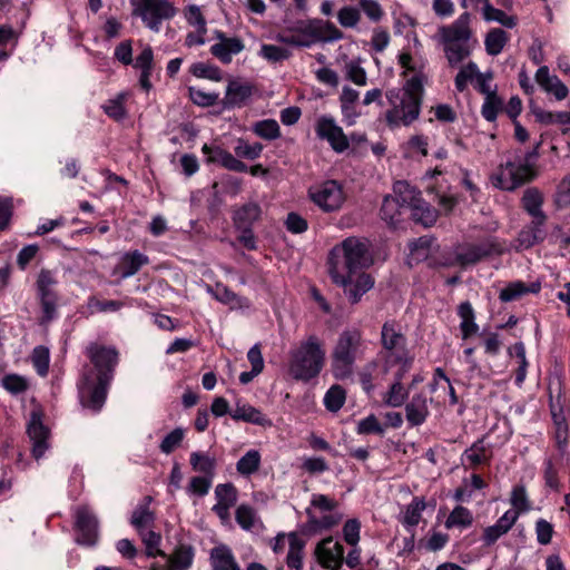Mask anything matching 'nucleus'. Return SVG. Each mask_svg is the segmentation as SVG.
<instances>
[{
	"label": "nucleus",
	"instance_id": "obj_1",
	"mask_svg": "<svg viewBox=\"0 0 570 570\" xmlns=\"http://www.w3.org/2000/svg\"><path fill=\"white\" fill-rule=\"evenodd\" d=\"M87 355L94 368H88L82 374L78 384L79 399L82 406L97 412L106 401L107 386L118 363V352L114 347L90 344Z\"/></svg>",
	"mask_w": 570,
	"mask_h": 570
},
{
	"label": "nucleus",
	"instance_id": "obj_2",
	"mask_svg": "<svg viewBox=\"0 0 570 570\" xmlns=\"http://www.w3.org/2000/svg\"><path fill=\"white\" fill-rule=\"evenodd\" d=\"M324 364L325 348L315 335L308 336L289 351L288 372L296 381L308 382L317 377Z\"/></svg>",
	"mask_w": 570,
	"mask_h": 570
},
{
	"label": "nucleus",
	"instance_id": "obj_3",
	"mask_svg": "<svg viewBox=\"0 0 570 570\" xmlns=\"http://www.w3.org/2000/svg\"><path fill=\"white\" fill-rule=\"evenodd\" d=\"M423 89L417 80L405 81L402 90H390L386 121L390 127L409 126L419 118Z\"/></svg>",
	"mask_w": 570,
	"mask_h": 570
},
{
	"label": "nucleus",
	"instance_id": "obj_4",
	"mask_svg": "<svg viewBox=\"0 0 570 570\" xmlns=\"http://www.w3.org/2000/svg\"><path fill=\"white\" fill-rule=\"evenodd\" d=\"M365 344L357 328L344 330L331 353V371L335 379L344 380L353 374L355 362L364 355Z\"/></svg>",
	"mask_w": 570,
	"mask_h": 570
},
{
	"label": "nucleus",
	"instance_id": "obj_5",
	"mask_svg": "<svg viewBox=\"0 0 570 570\" xmlns=\"http://www.w3.org/2000/svg\"><path fill=\"white\" fill-rule=\"evenodd\" d=\"M382 350L379 357L382 361L383 373L386 374L394 366L411 368L414 355L407 348V340L395 322H386L381 330Z\"/></svg>",
	"mask_w": 570,
	"mask_h": 570
},
{
	"label": "nucleus",
	"instance_id": "obj_6",
	"mask_svg": "<svg viewBox=\"0 0 570 570\" xmlns=\"http://www.w3.org/2000/svg\"><path fill=\"white\" fill-rule=\"evenodd\" d=\"M372 264L373 259L368 252L367 243L350 237L332 249L328 259V273L335 269L340 273L364 272Z\"/></svg>",
	"mask_w": 570,
	"mask_h": 570
},
{
	"label": "nucleus",
	"instance_id": "obj_7",
	"mask_svg": "<svg viewBox=\"0 0 570 570\" xmlns=\"http://www.w3.org/2000/svg\"><path fill=\"white\" fill-rule=\"evenodd\" d=\"M535 175L534 165L530 161L529 157L515 155L504 164H501L491 175L490 179L495 188L511 191L531 181Z\"/></svg>",
	"mask_w": 570,
	"mask_h": 570
},
{
	"label": "nucleus",
	"instance_id": "obj_8",
	"mask_svg": "<svg viewBox=\"0 0 570 570\" xmlns=\"http://www.w3.org/2000/svg\"><path fill=\"white\" fill-rule=\"evenodd\" d=\"M132 14L139 17L144 24L158 32L161 22L176 14V8L169 0H130Z\"/></svg>",
	"mask_w": 570,
	"mask_h": 570
},
{
	"label": "nucleus",
	"instance_id": "obj_9",
	"mask_svg": "<svg viewBox=\"0 0 570 570\" xmlns=\"http://www.w3.org/2000/svg\"><path fill=\"white\" fill-rule=\"evenodd\" d=\"M338 507V502L325 494L312 495L311 505L306 509L308 525L311 529L327 530L340 523L342 514L332 513Z\"/></svg>",
	"mask_w": 570,
	"mask_h": 570
},
{
	"label": "nucleus",
	"instance_id": "obj_10",
	"mask_svg": "<svg viewBox=\"0 0 570 570\" xmlns=\"http://www.w3.org/2000/svg\"><path fill=\"white\" fill-rule=\"evenodd\" d=\"M58 279L55 272L46 268L40 269L36 281V291L42 312L41 323H49L57 317L59 299L56 291Z\"/></svg>",
	"mask_w": 570,
	"mask_h": 570
},
{
	"label": "nucleus",
	"instance_id": "obj_11",
	"mask_svg": "<svg viewBox=\"0 0 570 570\" xmlns=\"http://www.w3.org/2000/svg\"><path fill=\"white\" fill-rule=\"evenodd\" d=\"M332 282L342 287L351 304H357L363 295L374 287V278L365 272L340 273L335 269L328 273Z\"/></svg>",
	"mask_w": 570,
	"mask_h": 570
},
{
	"label": "nucleus",
	"instance_id": "obj_12",
	"mask_svg": "<svg viewBox=\"0 0 570 570\" xmlns=\"http://www.w3.org/2000/svg\"><path fill=\"white\" fill-rule=\"evenodd\" d=\"M313 203L326 213L342 208L346 200L344 187L337 180H326L309 188Z\"/></svg>",
	"mask_w": 570,
	"mask_h": 570
},
{
	"label": "nucleus",
	"instance_id": "obj_13",
	"mask_svg": "<svg viewBox=\"0 0 570 570\" xmlns=\"http://www.w3.org/2000/svg\"><path fill=\"white\" fill-rule=\"evenodd\" d=\"M315 135L326 141L336 154H343L350 148V139L336 119L331 115H321L314 122Z\"/></svg>",
	"mask_w": 570,
	"mask_h": 570
},
{
	"label": "nucleus",
	"instance_id": "obj_14",
	"mask_svg": "<svg viewBox=\"0 0 570 570\" xmlns=\"http://www.w3.org/2000/svg\"><path fill=\"white\" fill-rule=\"evenodd\" d=\"M505 250V244L499 242L497 238H488L480 244L459 247L456 250V261L463 266L475 264L488 256L500 255Z\"/></svg>",
	"mask_w": 570,
	"mask_h": 570
},
{
	"label": "nucleus",
	"instance_id": "obj_15",
	"mask_svg": "<svg viewBox=\"0 0 570 570\" xmlns=\"http://www.w3.org/2000/svg\"><path fill=\"white\" fill-rule=\"evenodd\" d=\"M315 556L323 568L337 570L344 561V548L332 537H327L317 543Z\"/></svg>",
	"mask_w": 570,
	"mask_h": 570
},
{
	"label": "nucleus",
	"instance_id": "obj_16",
	"mask_svg": "<svg viewBox=\"0 0 570 570\" xmlns=\"http://www.w3.org/2000/svg\"><path fill=\"white\" fill-rule=\"evenodd\" d=\"M28 436L32 443V454L39 460L43 456L45 452L49 449L50 432L41 420V414L38 411H32L30 421L27 426Z\"/></svg>",
	"mask_w": 570,
	"mask_h": 570
},
{
	"label": "nucleus",
	"instance_id": "obj_17",
	"mask_svg": "<svg viewBox=\"0 0 570 570\" xmlns=\"http://www.w3.org/2000/svg\"><path fill=\"white\" fill-rule=\"evenodd\" d=\"M77 542L85 546H94L98 539V520L87 507H80L76 511Z\"/></svg>",
	"mask_w": 570,
	"mask_h": 570
},
{
	"label": "nucleus",
	"instance_id": "obj_18",
	"mask_svg": "<svg viewBox=\"0 0 570 570\" xmlns=\"http://www.w3.org/2000/svg\"><path fill=\"white\" fill-rule=\"evenodd\" d=\"M276 40L294 46L308 48L315 43L312 20L299 21L295 26L288 28L286 31L278 33Z\"/></svg>",
	"mask_w": 570,
	"mask_h": 570
},
{
	"label": "nucleus",
	"instance_id": "obj_19",
	"mask_svg": "<svg viewBox=\"0 0 570 570\" xmlns=\"http://www.w3.org/2000/svg\"><path fill=\"white\" fill-rule=\"evenodd\" d=\"M217 42L210 47V53L223 63H229L233 57L245 49L244 41L238 37H227L222 31H215Z\"/></svg>",
	"mask_w": 570,
	"mask_h": 570
},
{
	"label": "nucleus",
	"instance_id": "obj_20",
	"mask_svg": "<svg viewBox=\"0 0 570 570\" xmlns=\"http://www.w3.org/2000/svg\"><path fill=\"white\" fill-rule=\"evenodd\" d=\"M410 368H397L394 373L393 382L382 394V402L386 406L401 407L409 397V389L403 384V377Z\"/></svg>",
	"mask_w": 570,
	"mask_h": 570
},
{
	"label": "nucleus",
	"instance_id": "obj_21",
	"mask_svg": "<svg viewBox=\"0 0 570 570\" xmlns=\"http://www.w3.org/2000/svg\"><path fill=\"white\" fill-rule=\"evenodd\" d=\"M399 63L403 69L402 76L406 78V81L417 80L420 88L423 89V83L426 80L424 72L426 61L419 56H412L410 52L402 51L399 55Z\"/></svg>",
	"mask_w": 570,
	"mask_h": 570
},
{
	"label": "nucleus",
	"instance_id": "obj_22",
	"mask_svg": "<svg viewBox=\"0 0 570 570\" xmlns=\"http://www.w3.org/2000/svg\"><path fill=\"white\" fill-rule=\"evenodd\" d=\"M534 79L543 91L559 101L564 100L569 95L568 87L556 75H551L547 66H541L537 70Z\"/></svg>",
	"mask_w": 570,
	"mask_h": 570
},
{
	"label": "nucleus",
	"instance_id": "obj_23",
	"mask_svg": "<svg viewBox=\"0 0 570 570\" xmlns=\"http://www.w3.org/2000/svg\"><path fill=\"white\" fill-rule=\"evenodd\" d=\"M544 196L535 187H529L523 191L521 198L522 208L532 217V220H538L539 224H546L547 215L542 210Z\"/></svg>",
	"mask_w": 570,
	"mask_h": 570
},
{
	"label": "nucleus",
	"instance_id": "obj_24",
	"mask_svg": "<svg viewBox=\"0 0 570 570\" xmlns=\"http://www.w3.org/2000/svg\"><path fill=\"white\" fill-rule=\"evenodd\" d=\"M517 522V513L515 512H504L499 520L490 527H487L483 530L482 540L484 546L490 547L494 544L501 537L507 534L510 529Z\"/></svg>",
	"mask_w": 570,
	"mask_h": 570
},
{
	"label": "nucleus",
	"instance_id": "obj_25",
	"mask_svg": "<svg viewBox=\"0 0 570 570\" xmlns=\"http://www.w3.org/2000/svg\"><path fill=\"white\" fill-rule=\"evenodd\" d=\"M470 16L462 13L451 26L441 27L439 33L443 42H463L470 38Z\"/></svg>",
	"mask_w": 570,
	"mask_h": 570
},
{
	"label": "nucleus",
	"instance_id": "obj_26",
	"mask_svg": "<svg viewBox=\"0 0 570 570\" xmlns=\"http://www.w3.org/2000/svg\"><path fill=\"white\" fill-rule=\"evenodd\" d=\"M428 402L429 400L423 393H416L412 396L405 405V416L409 424L419 426L426 421L430 414Z\"/></svg>",
	"mask_w": 570,
	"mask_h": 570
},
{
	"label": "nucleus",
	"instance_id": "obj_27",
	"mask_svg": "<svg viewBox=\"0 0 570 570\" xmlns=\"http://www.w3.org/2000/svg\"><path fill=\"white\" fill-rule=\"evenodd\" d=\"M230 416L235 421H243L259 426L272 425V421L266 415H264L261 410L242 401L236 402L235 407L230 412Z\"/></svg>",
	"mask_w": 570,
	"mask_h": 570
},
{
	"label": "nucleus",
	"instance_id": "obj_28",
	"mask_svg": "<svg viewBox=\"0 0 570 570\" xmlns=\"http://www.w3.org/2000/svg\"><path fill=\"white\" fill-rule=\"evenodd\" d=\"M253 87L247 82L230 80L226 88L223 104L226 108L243 106L252 96Z\"/></svg>",
	"mask_w": 570,
	"mask_h": 570
},
{
	"label": "nucleus",
	"instance_id": "obj_29",
	"mask_svg": "<svg viewBox=\"0 0 570 570\" xmlns=\"http://www.w3.org/2000/svg\"><path fill=\"white\" fill-rule=\"evenodd\" d=\"M544 224H539L538 220H532L530 225L525 226L518 235L515 240L517 249H527L534 244L542 242L546 237L543 230Z\"/></svg>",
	"mask_w": 570,
	"mask_h": 570
},
{
	"label": "nucleus",
	"instance_id": "obj_30",
	"mask_svg": "<svg viewBox=\"0 0 570 570\" xmlns=\"http://www.w3.org/2000/svg\"><path fill=\"white\" fill-rule=\"evenodd\" d=\"M210 562L214 570H242L232 550L225 544L212 549Z\"/></svg>",
	"mask_w": 570,
	"mask_h": 570
},
{
	"label": "nucleus",
	"instance_id": "obj_31",
	"mask_svg": "<svg viewBox=\"0 0 570 570\" xmlns=\"http://www.w3.org/2000/svg\"><path fill=\"white\" fill-rule=\"evenodd\" d=\"M194 549L187 544H179L170 556H166V570H187L194 561Z\"/></svg>",
	"mask_w": 570,
	"mask_h": 570
},
{
	"label": "nucleus",
	"instance_id": "obj_32",
	"mask_svg": "<svg viewBox=\"0 0 570 570\" xmlns=\"http://www.w3.org/2000/svg\"><path fill=\"white\" fill-rule=\"evenodd\" d=\"M148 257L139 250L125 253L121 257L119 269L121 278L134 276L144 265L148 264Z\"/></svg>",
	"mask_w": 570,
	"mask_h": 570
},
{
	"label": "nucleus",
	"instance_id": "obj_33",
	"mask_svg": "<svg viewBox=\"0 0 570 570\" xmlns=\"http://www.w3.org/2000/svg\"><path fill=\"white\" fill-rule=\"evenodd\" d=\"M315 43L334 42L343 38V32L332 22L312 20Z\"/></svg>",
	"mask_w": 570,
	"mask_h": 570
},
{
	"label": "nucleus",
	"instance_id": "obj_34",
	"mask_svg": "<svg viewBox=\"0 0 570 570\" xmlns=\"http://www.w3.org/2000/svg\"><path fill=\"white\" fill-rule=\"evenodd\" d=\"M541 286L539 283H532L529 286L523 282H512L500 291L499 297L502 302H512L528 293H538Z\"/></svg>",
	"mask_w": 570,
	"mask_h": 570
},
{
	"label": "nucleus",
	"instance_id": "obj_35",
	"mask_svg": "<svg viewBox=\"0 0 570 570\" xmlns=\"http://www.w3.org/2000/svg\"><path fill=\"white\" fill-rule=\"evenodd\" d=\"M262 209L257 203H247L234 212V222L237 227H250L261 217Z\"/></svg>",
	"mask_w": 570,
	"mask_h": 570
},
{
	"label": "nucleus",
	"instance_id": "obj_36",
	"mask_svg": "<svg viewBox=\"0 0 570 570\" xmlns=\"http://www.w3.org/2000/svg\"><path fill=\"white\" fill-rule=\"evenodd\" d=\"M393 198H399V204L410 210L420 199V193L406 181H396L393 186Z\"/></svg>",
	"mask_w": 570,
	"mask_h": 570
},
{
	"label": "nucleus",
	"instance_id": "obj_37",
	"mask_svg": "<svg viewBox=\"0 0 570 570\" xmlns=\"http://www.w3.org/2000/svg\"><path fill=\"white\" fill-rule=\"evenodd\" d=\"M458 313L461 318L460 330L462 337L465 340L479 330L478 324L474 322V311L469 302H463L460 304Z\"/></svg>",
	"mask_w": 570,
	"mask_h": 570
},
{
	"label": "nucleus",
	"instance_id": "obj_38",
	"mask_svg": "<svg viewBox=\"0 0 570 570\" xmlns=\"http://www.w3.org/2000/svg\"><path fill=\"white\" fill-rule=\"evenodd\" d=\"M425 507L426 504L424 499L417 497L414 498L403 511L401 519L403 525L409 529L416 527L422 519V512L424 511Z\"/></svg>",
	"mask_w": 570,
	"mask_h": 570
},
{
	"label": "nucleus",
	"instance_id": "obj_39",
	"mask_svg": "<svg viewBox=\"0 0 570 570\" xmlns=\"http://www.w3.org/2000/svg\"><path fill=\"white\" fill-rule=\"evenodd\" d=\"M407 212L399 204V198H393V196H385L382 208H381V217L389 225L395 226L400 222V217Z\"/></svg>",
	"mask_w": 570,
	"mask_h": 570
},
{
	"label": "nucleus",
	"instance_id": "obj_40",
	"mask_svg": "<svg viewBox=\"0 0 570 570\" xmlns=\"http://www.w3.org/2000/svg\"><path fill=\"white\" fill-rule=\"evenodd\" d=\"M190 465L194 471L203 473L205 476L214 478L216 469L215 458L203 452H191L189 458Z\"/></svg>",
	"mask_w": 570,
	"mask_h": 570
},
{
	"label": "nucleus",
	"instance_id": "obj_41",
	"mask_svg": "<svg viewBox=\"0 0 570 570\" xmlns=\"http://www.w3.org/2000/svg\"><path fill=\"white\" fill-rule=\"evenodd\" d=\"M508 41V33L503 29H491L485 36L484 40V46L488 55L498 56L503 50Z\"/></svg>",
	"mask_w": 570,
	"mask_h": 570
},
{
	"label": "nucleus",
	"instance_id": "obj_42",
	"mask_svg": "<svg viewBox=\"0 0 570 570\" xmlns=\"http://www.w3.org/2000/svg\"><path fill=\"white\" fill-rule=\"evenodd\" d=\"M411 217L416 222L428 227L435 223L436 213L431 208L428 203L422 198L410 208Z\"/></svg>",
	"mask_w": 570,
	"mask_h": 570
},
{
	"label": "nucleus",
	"instance_id": "obj_43",
	"mask_svg": "<svg viewBox=\"0 0 570 570\" xmlns=\"http://www.w3.org/2000/svg\"><path fill=\"white\" fill-rule=\"evenodd\" d=\"M147 557H166L165 552L160 549L161 535L155 532L151 528L139 532Z\"/></svg>",
	"mask_w": 570,
	"mask_h": 570
},
{
	"label": "nucleus",
	"instance_id": "obj_44",
	"mask_svg": "<svg viewBox=\"0 0 570 570\" xmlns=\"http://www.w3.org/2000/svg\"><path fill=\"white\" fill-rule=\"evenodd\" d=\"M510 503L512 505V509L508 510L507 512H515L517 520L519 519L520 514L531 510V503L528 498L525 488L523 485H515L512 489L510 495Z\"/></svg>",
	"mask_w": 570,
	"mask_h": 570
},
{
	"label": "nucleus",
	"instance_id": "obj_45",
	"mask_svg": "<svg viewBox=\"0 0 570 570\" xmlns=\"http://www.w3.org/2000/svg\"><path fill=\"white\" fill-rule=\"evenodd\" d=\"M235 518L239 527L246 531L257 529L262 525L256 511L246 504H242L237 508Z\"/></svg>",
	"mask_w": 570,
	"mask_h": 570
},
{
	"label": "nucleus",
	"instance_id": "obj_46",
	"mask_svg": "<svg viewBox=\"0 0 570 570\" xmlns=\"http://www.w3.org/2000/svg\"><path fill=\"white\" fill-rule=\"evenodd\" d=\"M155 515L153 511L149 510L147 503L137 507L131 515L130 523L137 530V532H141L144 530L150 529L154 525Z\"/></svg>",
	"mask_w": 570,
	"mask_h": 570
},
{
	"label": "nucleus",
	"instance_id": "obj_47",
	"mask_svg": "<svg viewBox=\"0 0 570 570\" xmlns=\"http://www.w3.org/2000/svg\"><path fill=\"white\" fill-rule=\"evenodd\" d=\"M261 465V453L257 450L247 451L236 463L239 474L248 476L255 473Z\"/></svg>",
	"mask_w": 570,
	"mask_h": 570
},
{
	"label": "nucleus",
	"instance_id": "obj_48",
	"mask_svg": "<svg viewBox=\"0 0 570 570\" xmlns=\"http://www.w3.org/2000/svg\"><path fill=\"white\" fill-rule=\"evenodd\" d=\"M433 240L429 237H421L410 244L409 262L419 263L425 261L430 253Z\"/></svg>",
	"mask_w": 570,
	"mask_h": 570
},
{
	"label": "nucleus",
	"instance_id": "obj_49",
	"mask_svg": "<svg viewBox=\"0 0 570 570\" xmlns=\"http://www.w3.org/2000/svg\"><path fill=\"white\" fill-rule=\"evenodd\" d=\"M253 132L266 140H274L281 136L279 125L274 119H264L253 125Z\"/></svg>",
	"mask_w": 570,
	"mask_h": 570
},
{
	"label": "nucleus",
	"instance_id": "obj_50",
	"mask_svg": "<svg viewBox=\"0 0 570 570\" xmlns=\"http://www.w3.org/2000/svg\"><path fill=\"white\" fill-rule=\"evenodd\" d=\"M127 99L126 92H120L116 97L107 100L102 105V109L110 118L121 120L126 117L125 101Z\"/></svg>",
	"mask_w": 570,
	"mask_h": 570
},
{
	"label": "nucleus",
	"instance_id": "obj_51",
	"mask_svg": "<svg viewBox=\"0 0 570 570\" xmlns=\"http://www.w3.org/2000/svg\"><path fill=\"white\" fill-rule=\"evenodd\" d=\"M473 522V515L471 511L462 505L455 507L445 521L448 529L454 527L466 528Z\"/></svg>",
	"mask_w": 570,
	"mask_h": 570
},
{
	"label": "nucleus",
	"instance_id": "obj_52",
	"mask_svg": "<svg viewBox=\"0 0 570 570\" xmlns=\"http://www.w3.org/2000/svg\"><path fill=\"white\" fill-rule=\"evenodd\" d=\"M139 72L154 71V50L149 45L139 43V53L131 63Z\"/></svg>",
	"mask_w": 570,
	"mask_h": 570
},
{
	"label": "nucleus",
	"instance_id": "obj_53",
	"mask_svg": "<svg viewBox=\"0 0 570 570\" xmlns=\"http://www.w3.org/2000/svg\"><path fill=\"white\" fill-rule=\"evenodd\" d=\"M346 393L340 385H332L324 396V405L331 412H337L345 403Z\"/></svg>",
	"mask_w": 570,
	"mask_h": 570
},
{
	"label": "nucleus",
	"instance_id": "obj_54",
	"mask_svg": "<svg viewBox=\"0 0 570 570\" xmlns=\"http://www.w3.org/2000/svg\"><path fill=\"white\" fill-rule=\"evenodd\" d=\"M345 77L354 85L364 87L367 85V73L358 60H350L345 63Z\"/></svg>",
	"mask_w": 570,
	"mask_h": 570
},
{
	"label": "nucleus",
	"instance_id": "obj_55",
	"mask_svg": "<svg viewBox=\"0 0 570 570\" xmlns=\"http://www.w3.org/2000/svg\"><path fill=\"white\" fill-rule=\"evenodd\" d=\"M464 460L471 465L475 466L488 461V450L483 443V440H478L468 450H465Z\"/></svg>",
	"mask_w": 570,
	"mask_h": 570
},
{
	"label": "nucleus",
	"instance_id": "obj_56",
	"mask_svg": "<svg viewBox=\"0 0 570 570\" xmlns=\"http://www.w3.org/2000/svg\"><path fill=\"white\" fill-rule=\"evenodd\" d=\"M184 17L190 27L200 30L202 32H207L206 19L199 6H187L184 10Z\"/></svg>",
	"mask_w": 570,
	"mask_h": 570
},
{
	"label": "nucleus",
	"instance_id": "obj_57",
	"mask_svg": "<svg viewBox=\"0 0 570 570\" xmlns=\"http://www.w3.org/2000/svg\"><path fill=\"white\" fill-rule=\"evenodd\" d=\"M190 72L197 78L209 79L213 81H220L223 79L220 69L206 62H196L191 65Z\"/></svg>",
	"mask_w": 570,
	"mask_h": 570
},
{
	"label": "nucleus",
	"instance_id": "obj_58",
	"mask_svg": "<svg viewBox=\"0 0 570 570\" xmlns=\"http://www.w3.org/2000/svg\"><path fill=\"white\" fill-rule=\"evenodd\" d=\"M445 55L451 66H455L463 61L469 55L470 50L463 42H444Z\"/></svg>",
	"mask_w": 570,
	"mask_h": 570
},
{
	"label": "nucleus",
	"instance_id": "obj_59",
	"mask_svg": "<svg viewBox=\"0 0 570 570\" xmlns=\"http://www.w3.org/2000/svg\"><path fill=\"white\" fill-rule=\"evenodd\" d=\"M32 364L40 376H46L49 370V350L42 345L33 348L31 354Z\"/></svg>",
	"mask_w": 570,
	"mask_h": 570
},
{
	"label": "nucleus",
	"instance_id": "obj_60",
	"mask_svg": "<svg viewBox=\"0 0 570 570\" xmlns=\"http://www.w3.org/2000/svg\"><path fill=\"white\" fill-rule=\"evenodd\" d=\"M483 17L488 21L499 22L507 28H513L517 24L513 17L508 16L504 11L492 7L490 2L483 7Z\"/></svg>",
	"mask_w": 570,
	"mask_h": 570
},
{
	"label": "nucleus",
	"instance_id": "obj_61",
	"mask_svg": "<svg viewBox=\"0 0 570 570\" xmlns=\"http://www.w3.org/2000/svg\"><path fill=\"white\" fill-rule=\"evenodd\" d=\"M213 484L212 476L197 475L189 480L186 492L190 495L205 497Z\"/></svg>",
	"mask_w": 570,
	"mask_h": 570
},
{
	"label": "nucleus",
	"instance_id": "obj_62",
	"mask_svg": "<svg viewBox=\"0 0 570 570\" xmlns=\"http://www.w3.org/2000/svg\"><path fill=\"white\" fill-rule=\"evenodd\" d=\"M216 503L233 507L237 501V490L230 483L217 484L215 488Z\"/></svg>",
	"mask_w": 570,
	"mask_h": 570
},
{
	"label": "nucleus",
	"instance_id": "obj_63",
	"mask_svg": "<svg viewBox=\"0 0 570 570\" xmlns=\"http://www.w3.org/2000/svg\"><path fill=\"white\" fill-rule=\"evenodd\" d=\"M258 55L269 62H278L287 59L291 56V52L286 48L264 43L261 46Z\"/></svg>",
	"mask_w": 570,
	"mask_h": 570
},
{
	"label": "nucleus",
	"instance_id": "obj_64",
	"mask_svg": "<svg viewBox=\"0 0 570 570\" xmlns=\"http://www.w3.org/2000/svg\"><path fill=\"white\" fill-rule=\"evenodd\" d=\"M234 150L238 157L253 160L261 156L263 145L259 142L248 144L244 139H238Z\"/></svg>",
	"mask_w": 570,
	"mask_h": 570
}]
</instances>
